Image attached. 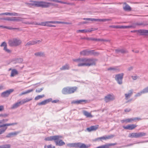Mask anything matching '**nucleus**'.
Wrapping results in <instances>:
<instances>
[{"instance_id": "2eb2a0df", "label": "nucleus", "mask_w": 148, "mask_h": 148, "mask_svg": "<svg viewBox=\"0 0 148 148\" xmlns=\"http://www.w3.org/2000/svg\"><path fill=\"white\" fill-rule=\"evenodd\" d=\"M137 125L134 124H130L127 125V126H123V127L125 129L129 130H132L136 127Z\"/></svg>"}, {"instance_id": "680f3d73", "label": "nucleus", "mask_w": 148, "mask_h": 148, "mask_svg": "<svg viewBox=\"0 0 148 148\" xmlns=\"http://www.w3.org/2000/svg\"><path fill=\"white\" fill-rule=\"evenodd\" d=\"M35 42V44L36 43H40V42H41V41L40 40H34Z\"/></svg>"}, {"instance_id": "7c9ffc66", "label": "nucleus", "mask_w": 148, "mask_h": 148, "mask_svg": "<svg viewBox=\"0 0 148 148\" xmlns=\"http://www.w3.org/2000/svg\"><path fill=\"white\" fill-rule=\"evenodd\" d=\"M128 136L131 138H138L137 133H132L129 134Z\"/></svg>"}, {"instance_id": "c756f323", "label": "nucleus", "mask_w": 148, "mask_h": 148, "mask_svg": "<svg viewBox=\"0 0 148 148\" xmlns=\"http://www.w3.org/2000/svg\"><path fill=\"white\" fill-rule=\"evenodd\" d=\"M21 104L20 102H17L15 103L11 107V109H14L17 108L20 105H21Z\"/></svg>"}, {"instance_id": "e433bc0d", "label": "nucleus", "mask_w": 148, "mask_h": 148, "mask_svg": "<svg viewBox=\"0 0 148 148\" xmlns=\"http://www.w3.org/2000/svg\"><path fill=\"white\" fill-rule=\"evenodd\" d=\"M45 97L44 95H38L36 97H35V100H38L40 99H41Z\"/></svg>"}, {"instance_id": "6e6552de", "label": "nucleus", "mask_w": 148, "mask_h": 148, "mask_svg": "<svg viewBox=\"0 0 148 148\" xmlns=\"http://www.w3.org/2000/svg\"><path fill=\"white\" fill-rule=\"evenodd\" d=\"M57 5L52 3L42 1V7L48 8L51 6H56Z\"/></svg>"}, {"instance_id": "0e129e2a", "label": "nucleus", "mask_w": 148, "mask_h": 148, "mask_svg": "<svg viewBox=\"0 0 148 148\" xmlns=\"http://www.w3.org/2000/svg\"><path fill=\"white\" fill-rule=\"evenodd\" d=\"M108 70H115L116 69L114 68H110L108 69Z\"/></svg>"}, {"instance_id": "69168bd1", "label": "nucleus", "mask_w": 148, "mask_h": 148, "mask_svg": "<svg viewBox=\"0 0 148 148\" xmlns=\"http://www.w3.org/2000/svg\"><path fill=\"white\" fill-rule=\"evenodd\" d=\"M56 21H49L48 23H51L56 24Z\"/></svg>"}, {"instance_id": "2f4dec72", "label": "nucleus", "mask_w": 148, "mask_h": 148, "mask_svg": "<svg viewBox=\"0 0 148 148\" xmlns=\"http://www.w3.org/2000/svg\"><path fill=\"white\" fill-rule=\"evenodd\" d=\"M35 42L34 40H32V41H30L28 42H27L26 44L25 45V46H28L30 45H34L35 44Z\"/></svg>"}, {"instance_id": "6ab92c4d", "label": "nucleus", "mask_w": 148, "mask_h": 148, "mask_svg": "<svg viewBox=\"0 0 148 148\" xmlns=\"http://www.w3.org/2000/svg\"><path fill=\"white\" fill-rule=\"evenodd\" d=\"M20 133L19 131L15 132H10L8 133L6 136V137L7 138H10L12 136H16Z\"/></svg>"}, {"instance_id": "f8f14e48", "label": "nucleus", "mask_w": 148, "mask_h": 148, "mask_svg": "<svg viewBox=\"0 0 148 148\" xmlns=\"http://www.w3.org/2000/svg\"><path fill=\"white\" fill-rule=\"evenodd\" d=\"M115 99V97L113 94H109L105 97L104 100L106 102H107L110 101H113Z\"/></svg>"}, {"instance_id": "13d9d810", "label": "nucleus", "mask_w": 148, "mask_h": 148, "mask_svg": "<svg viewBox=\"0 0 148 148\" xmlns=\"http://www.w3.org/2000/svg\"><path fill=\"white\" fill-rule=\"evenodd\" d=\"M96 41H108V40H103V39H97L96 38Z\"/></svg>"}, {"instance_id": "c85d7f7f", "label": "nucleus", "mask_w": 148, "mask_h": 148, "mask_svg": "<svg viewBox=\"0 0 148 148\" xmlns=\"http://www.w3.org/2000/svg\"><path fill=\"white\" fill-rule=\"evenodd\" d=\"M83 114L87 117H93L90 113L86 111H83Z\"/></svg>"}, {"instance_id": "7ed1b4c3", "label": "nucleus", "mask_w": 148, "mask_h": 148, "mask_svg": "<svg viewBox=\"0 0 148 148\" xmlns=\"http://www.w3.org/2000/svg\"><path fill=\"white\" fill-rule=\"evenodd\" d=\"M21 43V40L16 38L10 39L8 41V44L10 47H17L20 45Z\"/></svg>"}, {"instance_id": "58836bf2", "label": "nucleus", "mask_w": 148, "mask_h": 148, "mask_svg": "<svg viewBox=\"0 0 148 148\" xmlns=\"http://www.w3.org/2000/svg\"><path fill=\"white\" fill-rule=\"evenodd\" d=\"M0 27H1L3 28H6L9 29H16V28H12L11 27H9L6 26H3L2 25H0Z\"/></svg>"}, {"instance_id": "de8ad7c7", "label": "nucleus", "mask_w": 148, "mask_h": 148, "mask_svg": "<svg viewBox=\"0 0 148 148\" xmlns=\"http://www.w3.org/2000/svg\"><path fill=\"white\" fill-rule=\"evenodd\" d=\"M140 33H148V30H140L138 31Z\"/></svg>"}, {"instance_id": "a18cd8bd", "label": "nucleus", "mask_w": 148, "mask_h": 148, "mask_svg": "<svg viewBox=\"0 0 148 148\" xmlns=\"http://www.w3.org/2000/svg\"><path fill=\"white\" fill-rule=\"evenodd\" d=\"M11 18V17H7L6 18H1L0 19H2V20H3L10 21Z\"/></svg>"}, {"instance_id": "412c9836", "label": "nucleus", "mask_w": 148, "mask_h": 148, "mask_svg": "<svg viewBox=\"0 0 148 148\" xmlns=\"http://www.w3.org/2000/svg\"><path fill=\"white\" fill-rule=\"evenodd\" d=\"M4 15H9L10 16H21V14L15 12L10 13V12H6L4 13Z\"/></svg>"}, {"instance_id": "f257e3e1", "label": "nucleus", "mask_w": 148, "mask_h": 148, "mask_svg": "<svg viewBox=\"0 0 148 148\" xmlns=\"http://www.w3.org/2000/svg\"><path fill=\"white\" fill-rule=\"evenodd\" d=\"M73 61L77 63V65L78 66H90L95 65L97 60L86 58L74 59Z\"/></svg>"}, {"instance_id": "72a5a7b5", "label": "nucleus", "mask_w": 148, "mask_h": 148, "mask_svg": "<svg viewBox=\"0 0 148 148\" xmlns=\"http://www.w3.org/2000/svg\"><path fill=\"white\" fill-rule=\"evenodd\" d=\"M116 51L117 53H125L127 52V51L124 49H116Z\"/></svg>"}, {"instance_id": "423d86ee", "label": "nucleus", "mask_w": 148, "mask_h": 148, "mask_svg": "<svg viewBox=\"0 0 148 148\" xmlns=\"http://www.w3.org/2000/svg\"><path fill=\"white\" fill-rule=\"evenodd\" d=\"M16 123H8L3 124L0 125V128L3 127L2 129H0V135L4 133L7 129V126L11 125H16Z\"/></svg>"}, {"instance_id": "b1692460", "label": "nucleus", "mask_w": 148, "mask_h": 148, "mask_svg": "<svg viewBox=\"0 0 148 148\" xmlns=\"http://www.w3.org/2000/svg\"><path fill=\"white\" fill-rule=\"evenodd\" d=\"M90 53V51L87 50H83L80 52V54L81 56H86L88 55Z\"/></svg>"}, {"instance_id": "37998d69", "label": "nucleus", "mask_w": 148, "mask_h": 148, "mask_svg": "<svg viewBox=\"0 0 148 148\" xmlns=\"http://www.w3.org/2000/svg\"><path fill=\"white\" fill-rule=\"evenodd\" d=\"M93 21H104V19H95L93 18Z\"/></svg>"}, {"instance_id": "603ef678", "label": "nucleus", "mask_w": 148, "mask_h": 148, "mask_svg": "<svg viewBox=\"0 0 148 148\" xmlns=\"http://www.w3.org/2000/svg\"><path fill=\"white\" fill-rule=\"evenodd\" d=\"M19 102H20L21 105L23 104L26 103L25 99H24L21 100Z\"/></svg>"}, {"instance_id": "0eeeda50", "label": "nucleus", "mask_w": 148, "mask_h": 148, "mask_svg": "<svg viewBox=\"0 0 148 148\" xmlns=\"http://www.w3.org/2000/svg\"><path fill=\"white\" fill-rule=\"evenodd\" d=\"M124 75V73H122L116 74L115 75V79L117 83L120 85H121L123 83L122 80Z\"/></svg>"}, {"instance_id": "c9c22d12", "label": "nucleus", "mask_w": 148, "mask_h": 148, "mask_svg": "<svg viewBox=\"0 0 148 148\" xmlns=\"http://www.w3.org/2000/svg\"><path fill=\"white\" fill-rule=\"evenodd\" d=\"M140 24L139 23H136L134 24L133 25H130V26H127V28H134L136 25H140Z\"/></svg>"}, {"instance_id": "20e7f679", "label": "nucleus", "mask_w": 148, "mask_h": 148, "mask_svg": "<svg viewBox=\"0 0 148 148\" xmlns=\"http://www.w3.org/2000/svg\"><path fill=\"white\" fill-rule=\"evenodd\" d=\"M76 87H66L63 89L62 92L64 94H69L74 93L77 89Z\"/></svg>"}, {"instance_id": "f03ea898", "label": "nucleus", "mask_w": 148, "mask_h": 148, "mask_svg": "<svg viewBox=\"0 0 148 148\" xmlns=\"http://www.w3.org/2000/svg\"><path fill=\"white\" fill-rule=\"evenodd\" d=\"M67 145L70 147L76 148H88L91 146L90 144L86 145L81 143H69Z\"/></svg>"}, {"instance_id": "bf43d9fd", "label": "nucleus", "mask_w": 148, "mask_h": 148, "mask_svg": "<svg viewBox=\"0 0 148 148\" xmlns=\"http://www.w3.org/2000/svg\"><path fill=\"white\" fill-rule=\"evenodd\" d=\"M58 3H61L64 4H69V3H67L66 2H63V1H59L58 0Z\"/></svg>"}, {"instance_id": "a19ab883", "label": "nucleus", "mask_w": 148, "mask_h": 148, "mask_svg": "<svg viewBox=\"0 0 148 148\" xmlns=\"http://www.w3.org/2000/svg\"><path fill=\"white\" fill-rule=\"evenodd\" d=\"M106 140L105 136H104L101 137L97 138L95 139V140L97 141L98 140Z\"/></svg>"}, {"instance_id": "4be33fe9", "label": "nucleus", "mask_w": 148, "mask_h": 148, "mask_svg": "<svg viewBox=\"0 0 148 148\" xmlns=\"http://www.w3.org/2000/svg\"><path fill=\"white\" fill-rule=\"evenodd\" d=\"M124 5L123 6V10L125 11H130L131 10L130 7L126 3H124Z\"/></svg>"}, {"instance_id": "cd10ccee", "label": "nucleus", "mask_w": 148, "mask_h": 148, "mask_svg": "<svg viewBox=\"0 0 148 148\" xmlns=\"http://www.w3.org/2000/svg\"><path fill=\"white\" fill-rule=\"evenodd\" d=\"M70 69L69 66V64H66L62 66L60 69L61 70H69Z\"/></svg>"}, {"instance_id": "5fc2aeb1", "label": "nucleus", "mask_w": 148, "mask_h": 148, "mask_svg": "<svg viewBox=\"0 0 148 148\" xmlns=\"http://www.w3.org/2000/svg\"><path fill=\"white\" fill-rule=\"evenodd\" d=\"M83 19L86 20H88L91 21H93V18H84Z\"/></svg>"}, {"instance_id": "a878e982", "label": "nucleus", "mask_w": 148, "mask_h": 148, "mask_svg": "<svg viewBox=\"0 0 148 148\" xmlns=\"http://www.w3.org/2000/svg\"><path fill=\"white\" fill-rule=\"evenodd\" d=\"M18 74V71L15 69H13L12 70L10 76L11 77H14Z\"/></svg>"}, {"instance_id": "9b49d317", "label": "nucleus", "mask_w": 148, "mask_h": 148, "mask_svg": "<svg viewBox=\"0 0 148 148\" xmlns=\"http://www.w3.org/2000/svg\"><path fill=\"white\" fill-rule=\"evenodd\" d=\"M141 120V119L140 118H132L130 119H125L122 120L121 121V122L122 123H123L124 122H125L126 123H130L132 122V121H135L136 120Z\"/></svg>"}, {"instance_id": "3c124183", "label": "nucleus", "mask_w": 148, "mask_h": 148, "mask_svg": "<svg viewBox=\"0 0 148 148\" xmlns=\"http://www.w3.org/2000/svg\"><path fill=\"white\" fill-rule=\"evenodd\" d=\"M43 89V88H42L40 89H36V92H41Z\"/></svg>"}, {"instance_id": "aec40b11", "label": "nucleus", "mask_w": 148, "mask_h": 148, "mask_svg": "<svg viewBox=\"0 0 148 148\" xmlns=\"http://www.w3.org/2000/svg\"><path fill=\"white\" fill-rule=\"evenodd\" d=\"M52 99L51 98H49L48 99H46L40 103H38L39 105H45L48 103L52 101Z\"/></svg>"}, {"instance_id": "09e8293b", "label": "nucleus", "mask_w": 148, "mask_h": 148, "mask_svg": "<svg viewBox=\"0 0 148 148\" xmlns=\"http://www.w3.org/2000/svg\"><path fill=\"white\" fill-rule=\"evenodd\" d=\"M131 77L133 80H136L138 77L137 75L132 76H131Z\"/></svg>"}, {"instance_id": "79ce46f5", "label": "nucleus", "mask_w": 148, "mask_h": 148, "mask_svg": "<svg viewBox=\"0 0 148 148\" xmlns=\"http://www.w3.org/2000/svg\"><path fill=\"white\" fill-rule=\"evenodd\" d=\"M77 32H81L82 33H85L86 32V29H82V30H78L77 31Z\"/></svg>"}, {"instance_id": "49530a36", "label": "nucleus", "mask_w": 148, "mask_h": 148, "mask_svg": "<svg viewBox=\"0 0 148 148\" xmlns=\"http://www.w3.org/2000/svg\"><path fill=\"white\" fill-rule=\"evenodd\" d=\"M10 21H16V17H12L11 18Z\"/></svg>"}, {"instance_id": "ddd939ff", "label": "nucleus", "mask_w": 148, "mask_h": 148, "mask_svg": "<svg viewBox=\"0 0 148 148\" xmlns=\"http://www.w3.org/2000/svg\"><path fill=\"white\" fill-rule=\"evenodd\" d=\"M1 47H3V49L5 51L8 53H10L11 52V51L8 49L7 47V44L5 42H3L0 45Z\"/></svg>"}, {"instance_id": "a211bd4d", "label": "nucleus", "mask_w": 148, "mask_h": 148, "mask_svg": "<svg viewBox=\"0 0 148 148\" xmlns=\"http://www.w3.org/2000/svg\"><path fill=\"white\" fill-rule=\"evenodd\" d=\"M133 94V90H130L128 92L125 94V99L127 100Z\"/></svg>"}, {"instance_id": "9d476101", "label": "nucleus", "mask_w": 148, "mask_h": 148, "mask_svg": "<svg viewBox=\"0 0 148 148\" xmlns=\"http://www.w3.org/2000/svg\"><path fill=\"white\" fill-rule=\"evenodd\" d=\"M14 91V90L13 89H11L7 90L2 92L1 94V96L3 97H8L10 94L12 92Z\"/></svg>"}, {"instance_id": "393cba45", "label": "nucleus", "mask_w": 148, "mask_h": 148, "mask_svg": "<svg viewBox=\"0 0 148 148\" xmlns=\"http://www.w3.org/2000/svg\"><path fill=\"white\" fill-rule=\"evenodd\" d=\"M87 101L85 100H79L77 101H72L71 102L72 103H76V104H81L82 102H84L85 103H86Z\"/></svg>"}, {"instance_id": "4c0bfd02", "label": "nucleus", "mask_w": 148, "mask_h": 148, "mask_svg": "<svg viewBox=\"0 0 148 148\" xmlns=\"http://www.w3.org/2000/svg\"><path fill=\"white\" fill-rule=\"evenodd\" d=\"M114 136L113 135H111L109 136H105V138H106V140H107V139H111L112 138H113V137H114Z\"/></svg>"}, {"instance_id": "e2e57ef3", "label": "nucleus", "mask_w": 148, "mask_h": 148, "mask_svg": "<svg viewBox=\"0 0 148 148\" xmlns=\"http://www.w3.org/2000/svg\"><path fill=\"white\" fill-rule=\"evenodd\" d=\"M54 146H52L51 145H49L47 146V148H55Z\"/></svg>"}, {"instance_id": "4468645a", "label": "nucleus", "mask_w": 148, "mask_h": 148, "mask_svg": "<svg viewBox=\"0 0 148 148\" xmlns=\"http://www.w3.org/2000/svg\"><path fill=\"white\" fill-rule=\"evenodd\" d=\"M148 93V86L142 90L140 92L136 94L135 96L136 97H139L142 94Z\"/></svg>"}, {"instance_id": "1a4fd4ad", "label": "nucleus", "mask_w": 148, "mask_h": 148, "mask_svg": "<svg viewBox=\"0 0 148 148\" xmlns=\"http://www.w3.org/2000/svg\"><path fill=\"white\" fill-rule=\"evenodd\" d=\"M62 138V136H50L48 137L45 138V140L46 141H51L59 139V138Z\"/></svg>"}, {"instance_id": "bb28decb", "label": "nucleus", "mask_w": 148, "mask_h": 148, "mask_svg": "<svg viewBox=\"0 0 148 148\" xmlns=\"http://www.w3.org/2000/svg\"><path fill=\"white\" fill-rule=\"evenodd\" d=\"M32 23H33V24H34V25H40L42 26H47V23H48V21H47L45 22H42L41 23H38L36 22H33Z\"/></svg>"}, {"instance_id": "dca6fc26", "label": "nucleus", "mask_w": 148, "mask_h": 148, "mask_svg": "<svg viewBox=\"0 0 148 148\" xmlns=\"http://www.w3.org/2000/svg\"><path fill=\"white\" fill-rule=\"evenodd\" d=\"M99 125H95L89 127L87 128V130L89 132L92 131H95L98 128Z\"/></svg>"}, {"instance_id": "c03bdc74", "label": "nucleus", "mask_w": 148, "mask_h": 148, "mask_svg": "<svg viewBox=\"0 0 148 148\" xmlns=\"http://www.w3.org/2000/svg\"><path fill=\"white\" fill-rule=\"evenodd\" d=\"M97 29H93V28H91V29H86V32H90L92 31H94L95 30H97Z\"/></svg>"}, {"instance_id": "4d7b16f0", "label": "nucleus", "mask_w": 148, "mask_h": 148, "mask_svg": "<svg viewBox=\"0 0 148 148\" xmlns=\"http://www.w3.org/2000/svg\"><path fill=\"white\" fill-rule=\"evenodd\" d=\"M50 23H47V26L50 27H55L56 26L53 25H52L50 24Z\"/></svg>"}, {"instance_id": "6e6d98bb", "label": "nucleus", "mask_w": 148, "mask_h": 148, "mask_svg": "<svg viewBox=\"0 0 148 148\" xmlns=\"http://www.w3.org/2000/svg\"><path fill=\"white\" fill-rule=\"evenodd\" d=\"M25 99V102L27 103V102H28L30 101L32 99V98H31L30 99H28V98H27Z\"/></svg>"}, {"instance_id": "473e14b6", "label": "nucleus", "mask_w": 148, "mask_h": 148, "mask_svg": "<svg viewBox=\"0 0 148 148\" xmlns=\"http://www.w3.org/2000/svg\"><path fill=\"white\" fill-rule=\"evenodd\" d=\"M138 138L145 136L146 135V133L143 132L137 133Z\"/></svg>"}, {"instance_id": "ea45409f", "label": "nucleus", "mask_w": 148, "mask_h": 148, "mask_svg": "<svg viewBox=\"0 0 148 148\" xmlns=\"http://www.w3.org/2000/svg\"><path fill=\"white\" fill-rule=\"evenodd\" d=\"M2 148H10L11 145L10 144H5L1 146Z\"/></svg>"}, {"instance_id": "338daca9", "label": "nucleus", "mask_w": 148, "mask_h": 148, "mask_svg": "<svg viewBox=\"0 0 148 148\" xmlns=\"http://www.w3.org/2000/svg\"><path fill=\"white\" fill-rule=\"evenodd\" d=\"M59 101V100H55L53 101H51L52 103H56L58 102Z\"/></svg>"}, {"instance_id": "864d4df0", "label": "nucleus", "mask_w": 148, "mask_h": 148, "mask_svg": "<svg viewBox=\"0 0 148 148\" xmlns=\"http://www.w3.org/2000/svg\"><path fill=\"white\" fill-rule=\"evenodd\" d=\"M33 90H34V89H31L30 90H28L25 91V93H26V94H27V93H30V92H32V91H33Z\"/></svg>"}, {"instance_id": "774afa93", "label": "nucleus", "mask_w": 148, "mask_h": 148, "mask_svg": "<svg viewBox=\"0 0 148 148\" xmlns=\"http://www.w3.org/2000/svg\"><path fill=\"white\" fill-rule=\"evenodd\" d=\"M132 51L134 52V53H138L139 52V51L138 50H132Z\"/></svg>"}, {"instance_id": "f704fd0d", "label": "nucleus", "mask_w": 148, "mask_h": 148, "mask_svg": "<svg viewBox=\"0 0 148 148\" xmlns=\"http://www.w3.org/2000/svg\"><path fill=\"white\" fill-rule=\"evenodd\" d=\"M34 55L37 56H43L44 55V53L42 52H38L36 53Z\"/></svg>"}, {"instance_id": "5701e85b", "label": "nucleus", "mask_w": 148, "mask_h": 148, "mask_svg": "<svg viewBox=\"0 0 148 148\" xmlns=\"http://www.w3.org/2000/svg\"><path fill=\"white\" fill-rule=\"evenodd\" d=\"M59 139H57L55 140V142L56 143V145H57L61 146L65 144V143L62 140H59Z\"/></svg>"}, {"instance_id": "052dcab7", "label": "nucleus", "mask_w": 148, "mask_h": 148, "mask_svg": "<svg viewBox=\"0 0 148 148\" xmlns=\"http://www.w3.org/2000/svg\"><path fill=\"white\" fill-rule=\"evenodd\" d=\"M4 109V106H0V111H2Z\"/></svg>"}, {"instance_id": "39448f33", "label": "nucleus", "mask_w": 148, "mask_h": 148, "mask_svg": "<svg viewBox=\"0 0 148 148\" xmlns=\"http://www.w3.org/2000/svg\"><path fill=\"white\" fill-rule=\"evenodd\" d=\"M25 4L27 6L30 7L32 6L42 7V1H30L29 2L25 3Z\"/></svg>"}, {"instance_id": "f3484780", "label": "nucleus", "mask_w": 148, "mask_h": 148, "mask_svg": "<svg viewBox=\"0 0 148 148\" xmlns=\"http://www.w3.org/2000/svg\"><path fill=\"white\" fill-rule=\"evenodd\" d=\"M24 19V18H23L20 17H16V22L21 21L22 23L27 24H33V23H32V22H29L28 21H23V19Z\"/></svg>"}, {"instance_id": "8fccbe9b", "label": "nucleus", "mask_w": 148, "mask_h": 148, "mask_svg": "<svg viewBox=\"0 0 148 148\" xmlns=\"http://www.w3.org/2000/svg\"><path fill=\"white\" fill-rule=\"evenodd\" d=\"M109 27L113 28H119V25H111Z\"/></svg>"}]
</instances>
